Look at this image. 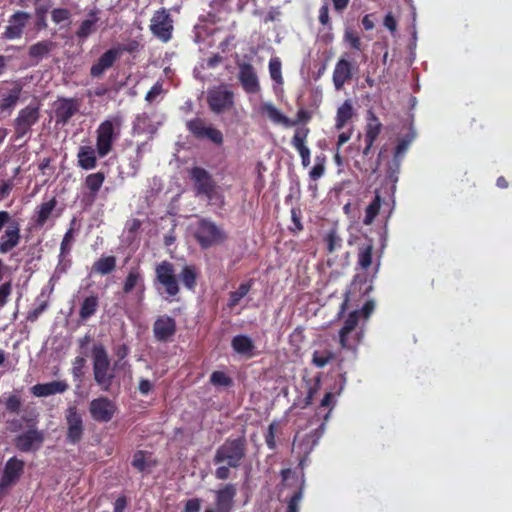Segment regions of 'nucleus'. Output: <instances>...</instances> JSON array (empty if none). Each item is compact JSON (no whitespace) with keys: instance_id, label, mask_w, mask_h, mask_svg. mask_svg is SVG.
<instances>
[{"instance_id":"393cba45","label":"nucleus","mask_w":512,"mask_h":512,"mask_svg":"<svg viewBox=\"0 0 512 512\" xmlns=\"http://www.w3.org/2000/svg\"><path fill=\"white\" fill-rule=\"evenodd\" d=\"M261 112L266 114L274 123L282 124L286 127L296 126V122H292L289 118L284 116L272 103H263Z\"/></svg>"},{"instance_id":"4468645a","label":"nucleus","mask_w":512,"mask_h":512,"mask_svg":"<svg viewBox=\"0 0 512 512\" xmlns=\"http://www.w3.org/2000/svg\"><path fill=\"white\" fill-rule=\"evenodd\" d=\"M56 124L66 125L69 120L79 111L77 100L70 98L58 99L54 103Z\"/></svg>"},{"instance_id":"5fc2aeb1","label":"nucleus","mask_w":512,"mask_h":512,"mask_svg":"<svg viewBox=\"0 0 512 512\" xmlns=\"http://www.w3.org/2000/svg\"><path fill=\"white\" fill-rule=\"evenodd\" d=\"M139 278H140V275L138 272H136L134 270L130 271L125 280V283H124V287H123L124 292L125 293L131 292L132 289L136 286Z\"/></svg>"},{"instance_id":"9b49d317","label":"nucleus","mask_w":512,"mask_h":512,"mask_svg":"<svg viewBox=\"0 0 512 512\" xmlns=\"http://www.w3.org/2000/svg\"><path fill=\"white\" fill-rule=\"evenodd\" d=\"M115 405L106 397L93 399L89 405V412L92 418L98 422H108L115 413Z\"/></svg>"},{"instance_id":"e2e57ef3","label":"nucleus","mask_w":512,"mask_h":512,"mask_svg":"<svg viewBox=\"0 0 512 512\" xmlns=\"http://www.w3.org/2000/svg\"><path fill=\"white\" fill-rule=\"evenodd\" d=\"M383 25L391 32L394 33L397 30V21L391 12L386 14L384 17Z\"/></svg>"},{"instance_id":"4c0bfd02","label":"nucleus","mask_w":512,"mask_h":512,"mask_svg":"<svg viewBox=\"0 0 512 512\" xmlns=\"http://www.w3.org/2000/svg\"><path fill=\"white\" fill-rule=\"evenodd\" d=\"M98 307V298L96 296H89L84 299L80 311L79 316L82 320H86L91 317L97 310Z\"/></svg>"},{"instance_id":"5701e85b","label":"nucleus","mask_w":512,"mask_h":512,"mask_svg":"<svg viewBox=\"0 0 512 512\" xmlns=\"http://www.w3.org/2000/svg\"><path fill=\"white\" fill-rule=\"evenodd\" d=\"M309 129L308 128H297L292 139V145L298 150L301 158L302 164L304 167H307L310 164V150L305 145L306 138L308 136Z\"/></svg>"},{"instance_id":"ea45409f","label":"nucleus","mask_w":512,"mask_h":512,"mask_svg":"<svg viewBox=\"0 0 512 512\" xmlns=\"http://www.w3.org/2000/svg\"><path fill=\"white\" fill-rule=\"evenodd\" d=\"M179 278L187 289L192 290L196 285V269L193 266H184Z\"/></svg>"},{"instance_id":"864d4df0","label":"nucleus","mask_w":512,"mask_h":512,"mask_svg":"<svg viewBox=\"0 0 512 512\" xmlns=\"http://www.w3.org/2000/svg\"><path fill=\"white\" fill-rule=\"evenodd\" d=\"M21 405V399L17 395H10L5 402L6 409L16 414L19 413Z\"/></svg>"},{"instance_id":"a19ab883","label":"nucleus","mask_w":512,"mask_h":512,"mask_svg":"<svg viewBox=\"0 0 512 512\" xmlns=\"http://www.w3.org/2000/svg\"><path fill=\"white\" fill-rule=\"evenodd\" d=\"M56 204V199L52 198L51 200L44 202L39 206L38 218L36 221L39 226H43L45 224V222L50 217L52 211L56 207Z\"/></svg>"},{"instance_id":"39448f33","label":"nucleus","mask_w":512,"mask_h":512,"mask_svg":"<svg viewBox=\"0 0 512 512\" xmlns=\"http://www.w3.org/2000/svg\"><path fill=\"white\" fill-rule=\"evenodd\" d=\"M156 283L161 285L169 296L179 293V285L175 274L174 265L168 261H162L155 268Z\"/></svg>"},{"instance_id":"7ed1b4c3","label":"nucleus","mask_w":512,"mask_h":512,"mask_svg":"<svg viewBox=\"0 0 512 512\" xmlns=\"http://www.w3.org/2000/svg\"><path fill=\"white\" fill-rule=\"evenodd\" d=\"M195 237L204 249L222 243L226 239L224 230L209 219H201L197 224Z\"/></svg>"},{"instance_id":"20e7f679","label":"nucleus","mask_w":512,"mask_h":512,"mask_svg":"<svg viewBox=\"0 0 512 512\" xmlns=\"http://www.w3.org/2000/svg\"><path fill=\"white\" fill-rule=\"evenodd\" d=\"M190 177L194 181L196 195L205 196L209 201L213 200L216 193V183L211 174L201 167H193Z\"/></svg>"},{"instance_id":"13d9d810","label":"nucleus","mask_w":512,"mask_h":512,"mask_svg":"<svg viewBox=\"0 0 512 512\" xmlns=\"http://www.w3.org/2000/svg\"><path fill=\"white\" fill-rule=\"evenodd\" d=\"M12 292L11 282H6L0 285V307L7 303V298Z\"/></svg>"},{"instance_id":"7c9ffc66","label":"nucleus","mask_w":512,"mask_h":512,"mask_svg":"<svg viewBox=\"0 0 512 512\" xmlns=\"http://www.w3.org/2000/svg\"><path fill=\"white\" fill-rule=\"evenodd\" d=\"M335 357V353L328 348L316 349L312 354L311 362L317 368H324L333 361Z\"/></svg>"},{"instance_id":"de8ad7c7","label":"nucleus","mask_w":512,"mask_h":512,"mask_svg":"<svg viewBox=\"0 0 512 512\" xmlns=\"http://www.w3.org/2000/svg\"><path fill=\"white\" fill-rule=\"evenodd\" d=\"M307 384V396L305 398V404L310 405L316 393L320 389L321 377L317 375L313 380L306 381Z\"/></svg>"},{"instance_id":"473e14b6","label":"nucleus","mask_w":512,"mask_h":512,"mask_svg":"<svg viewBox=\"0 0 512 512\" xmlns=\"http://www.w3.org/2000/svg\"><path fill=\"white\" fill-rule=\"evenodd\" d=\"M376 303L373 299H366L360 309H354V333L360 320H368L375 310Z\"/></svg>"},{"instance_id":"412c9836","label":"nucleus","mask_w":512,"mask_h":512,"mask_svg":"<svg viewBox=\"0 0 512 512\" xmlns=\"http://www.w3.org/2000/svg\"><path fill=\"white\" fill-rule=\"evenodd\" d=\"M69 385L66 381H52L48 383L36 384L31 391L36 397H47L54 394H61L68 390Z\"/></svg>"},{"instance_id":"052dcab7","label":"nucleus","mask_w":512,"mask_h":512,"mask_svg":"<svg viewBox=\"0 0 512 512\" xmlns=\"http://www.w3.org/2000/svg\"><path fill=\"white\" fill-rule=\"evenodd\" d=\"M73 242V229H69L61 242V254H66L69 252V246Z\"/></svg>"},{"instance_id":"cd10ccee","label":"nucleus","mask_w":512,"mask_h":512,"mask_svg":"<svg viewBox=\"0 0 512 512\" xmlns=\"http://www.w3.org/2000/svg\"><path fill=\"white\" fill-rule=\"evenodd\" d=\"M410 142H411V140H409V139H401L398 142V144L395 148V151H394L392 164L389 167V169L391 170L389 178L392 179L394 177V174L398 173L401 160H402L404 154L406 153V151L410 145Z\"/></svg>"},{"instance_id":"6e6552de","label":"nucleus","mask_w":512,"mask_h":512,"mask_svg":"<svg viewBox=\"0 0 512 512\" xmlns=\"http://www.w3.org/2000/svg\"><path fill=\"white\" fill-rule=\"evenodd\" d=\"M207 101L210 109L220 114L233 107L234 94L224 86L216 87L208 92Z\"/></svg>"},{"instance_id":"f257e3e1","label":"nucleus","mask_w":512,"mask_h":512,"mask_svg":"<svg viewBox=\"0 0 512 512\" xmlns=\"http://www.w3.org/2000/svg\"><path fill=\"white\" fill-rule=\"evenodd\" d=\"M247 440L244 436L227 438L214 454L213 462L220 465L215 471V477L226 480L230 476V468H239L246 457Z\"/></svg>"},{"instance_id":"2f4dec72","label":"nucleus","mask_w":512,"mask_h":512,"mask_svg":"<svg viewBox=\"0 0 512 512\" xmlns=\"http://www.w3.org/2000/svg\"><path fill=\"white\" fill-rule=\"evenodd\" d=\"M116 268V258L114 256H106L99 258L92 266V272L107 275Z\"/></svg>"},{"instance_id":"ddd939ff","label":"nucleus","mask_w":512,"mask_h":512,"mask_svg":"<svg viewBox=\"0 0 512 512\" xmlns=\"http://www.w3.org/2000/svg\"><path fill=\"white\" fill-rule=\"evenodd\" d=\"M238 79L245 90L249 94H255L260 91V84L254 67L246 62L238 64Z\"/></svg>"},{"instance_id":"9d476101","label":"nucleus","mask_w":512,"mask_h":512,"mask_svg":"<svg viewBox=\"0 0 512 512\" xmlns=\"http://www.w3.org/2000/svg\"><path fill=\"white\" fill-rule=\"evenodd\" d=\"M23 471L24 462L16 457L10 458L4 466L3 475L0 479V492H4L16 484Z\"/></svg>"},{"instance_id":"2eb2a0df","label":"nucleus","mask_w":512,"mask_h":512,"mask_svg":"<svg viewBox=\"0 0 512 512\" xmlns=\"http://www.w3.org/2000/svg\"><path fill=\"white\" fill-rule=\"evenodd\" d=\"M114 139V125L111 121H104L97 130V152L100 157L106 156L112 147Z\"/></svg>"},{"instance_id":"a211bd4d","label":"nucleus","mask_w":512,"mask_h":512,"mask_svg":"<svg viewBox=\"0 0 512 512\" xmlns=\"http://www.w3.org/2000/svg\"><path fill=\"white\" fill-rule=\"evenodd\" d=\"M121 48H112L101 55L98 61L92 65L90 74L94 78H100L106 70L111 68L116 60L120 57Z\"/></svg>"},{"instance_id":"1a4fd4ad","label":"nucleus","mask_w":512,"mask_h":512,"mask_svg":"<svg viewBox=\"0 0 512 512\" xmlns=\"http://www.w3.org/2000/svg\"><path fill=\"white\" fill-rule=\"evenodd\" d=\"M44 442V434L36 428H30L14 439L15 447L21 452H32L40 449Z\"/></svg>"},{"instance_id":"79ce46f5","label":"nucleus","mask_w":512,"mask_h":512,"mask_svg":"<svg viewBox=\"0 0 512 512\" xmlns=\"http://www.w3.org/2000/svg\"><path fill=\"white\" fill-rule=\"evenodd\" d=\"M104 180H105V175L102 172L93 173L86 177L85 185L91 191L93 196H95L96 193L101 188Z\"/></svg>"},{"instance_id":"f03ea898","label":"nucleus","mask_w":512,"mask_h":512,"mask_svg":"<svg viewBox=\"0 0 512 512\" xmlns=\"http://www.w3.org/2000/svg\"><path fill=\"white\" fill-rule=\"evenodd\" d=\"M93 355L94 379L104 391H109L114 378V373L110 369V360L107 352L102 346H96L94 347Z\"/></svg>"},{"instance_id":"bb28decb","label":"nucleus","mask_w":512,"mask_h":512,"mask_svg":"<svg viewBox=\"0 0 512 512\" xmlns=\"http://www.w3.org/2000/svg\"><path fill=\"white\" fill-rule=\"evenodd\" d=\"M77 157L82 169L90 170L96 166V153L91 146H81Z\"/></svg>"},{"instance_id":"a18cd8bd","label":"nucleus","mask_w":512,"mask_h":512,"mask_svg":"<svg viewBox=\"0 0 512 512\" xmlns=\"http://www.w3.org/2000/svg\"><path fill=\"white\" fill-rule=\"evenodd\" d=\"M251 289L250 282L242 283L236 291L230 293L228 306L230 308L235 307L239 304L242 298H244Z\"/></svg>"},{"instance_id":"e433bc0d","label":"nucleus","mask_w":512,"mask_h":512,"mask_svg":"<svg viewBox=\"0 0 512 512\" xmlns=\"http://www.w3.org/2000/svg\"><path fill=\"white\" fill-rule=\"evenodd\" d=\"M380 128H381V124L376 119H374L373 123H369L367 125V130H366L365 139H364L365 148L363 150V153L365 155L368 154V151L370 150L374 141L378 137V135L380 133Z\"/></svg>"},{"instance_id":"f8f14e48","label":"nucleus","mask_w":512,"mask_h":512,"mask_svg":"<svg viewBox=\"0 0 512 512\" xmlns=\"http://www.w3.org/2000/svg\"><path fill=\"white\" fill-rule=\"evenodd\" d=\"M66 421L68 426L67 439L69 442L75 444L82 438L83 435V420L81 414L78 412L76 406H69L66 410Z\"/></svg>"},{"instance_id":"c85d7f7f","label":"nucleus","mask_w":512,"mask_h":512,"mask_svg":"<svg viewBox=\"0 0 512 512\" xmlns=\"http://www.w3.org/2000/svg\"><path fill=\"white\" fill-rule=\"evenodd\" d=\"M350 73L351 72L349 62L343 59L340 60L337 63L333 73V82L337 90H340L343 87L346 79L350 77Z\"/></svg>"},{"instance_id":"0e129e2a","label":"nucleus","mask_w":512,"mask_h":512,"mask_svg":"<svg viewBox=\"0 0 512 512\" xmlns=\"http://www.w3.org/2000/svg\"><path fill=\"white\" fill-rule=\"evenodd\" d=\"M162 92V85L157 82L153 85V87L148 91L146 94V101L152 102L158 95H160Z\"/></svg>"},{"instance_id":"4be33fe9","label":"nucleus","mask_w":512,"mask_h":512,"mask_svg":"<svg viewBox=\"0 0 512 512\" xmlns=\"http://www.w3.org/2000/svg\"><path fill=\"white\" fill-rule=\"evenodd\" d=\"M22 92V85L19 82H14L12 88L8 89L2 94L0 100V110L8 112L9 114L16 107Z\"/></svg>"},{"instance_id":"72a5a7b5","label":"nucleus","mask_w":512,"mask_h":512,"mask_svg":"<svg viewBox=\"0 0 512 512\" xmlns=\"http://www.w3.org/2000/svg\"><path fill=\"white\" fill-rule=\"evenodd\" d=\"M372 252H373V243L370 240L369 243L363 244L358 248V266L367 270L372 264Z\"/></svg>"},{"instance_id":"c9c22d12","label":"nucleus","mask_w":512,"mask_h":512,"mask_svg":"<svg viewBox=\"0 0 512 512\" xmlns=\"http://www.w3.org/2000/svg\"><path fill=\"white\" fill-rule=\"evenodd\" d=\"M352 118V101L350 99L345 100V102L338 108L337 117H336V129L340 130L344 127L346 122Z\"/></svg>"},{"instance_id":"3c124183","label":"nucleus","mask_w":512,"mask_h":512,"mask_svg":"<svg viewBox=\"0 0 512 512\" xmlns=\"http://www.w3.org/2000/svg\"><path fill=\"white\" fill-rule=\"evenodd\" d=\"M357 286H359V291L363 292V295L368 294L372 289V282L367 280V277L365 276L362 278L359 274L354 276V290L357 289Z\"/></svg>"},{"instance_id":"0eeeda50","label":"nucleus","mask_w":512,"mask_h":512,"mask_svg":"<svg viewBox=\"0 0 512 512\" xmlns=\"http://www.w3.org/2000/svg\"><path fill=\"white\" fill-rule=\"evenodd\" d=\"M39 117V106L28 105L21 109L14 120L16 138H23L27 133H29L31 127L38 122Z\"/></svg>"},{"instance_id":"bf43d9fd","label":"nucleus","mask_w":512,"mask_h":512,"mask_svg":"<svg viewBox=\"0 0 512 512\" xmlns=\"http://www.w3.org/2000/svg\"><path fill=\"white\" fill-rule=\"evenodd\" d=\"M340 237L336 234L335 231H331L327 236L328 242V250L330 252L335 251L338 247H340Z\"/></svg>"},{"instance_id":"dca6fc26","label":"nucleus","mask_w":512,"mask_h":512,"mask_svg":"<svg viewBox=\"0 0 512 512\" xmlns=\"http://www.w3.org/2000/svg\"><path fill=\"white\" fill-rule=\"evenodd\" d=\"M176 333L175 320L167 315L159 316L153 324V334L157 341L167 342Z\"/></svg>"},{"instance_id":"b1692460","label":"nucleus","mask_w":512,"mask_h":512,"mask_svg":"<svg viewBox=\"0 0 512 512\" xmlns=\"http://www.w3.org/2000/svg\"><path fill=\"white\" fill-rule=\"evenodd\" d=\"M97 14V10H92L88 13V17L81 22L75 33L80 41H85L89 36L97 31V23L99 21Z\"/></svg>"},{"instance_id":"6ab92c4d","label":"nucleus","mask_w":512,"mask_h":512,"mask_svg":"<svg viewBox=\"0 0 512 512\" xmlns=\"http://www.w3.org/2000/svg\"><path fill=\"white\" fill-rule=\"evenodd\" d=\"M4 234L0 237V253L5 254L14 249L20 241V226L15 220L7 223Z\"/></svg>"},{"instance_id":"c756f323","label":"nucleus","mask_w":512,"mask_h":512,"mask_svg":"<svg viewBox=\"0 0 512 512\" xmlns=\"http://www.w3.org/2000/svg\"><path fill=\"white\" fill-rule=\"evenodd\" d=\"M56 44L50 40H44L33 44L29 48V56L31 58L36 59V62H39L43 57L48 55L54 48Z\"/></svg>"},{"instance_id":"4d7b16f0","label":"nucleus","mask_w":512,"mask_h":512,"mask_svg":"<svg viewBox=\"0 0 512 512\" xmlns=\"http://www.w3.org/2000/svg\"><path fill=\"white\" fill-rule=\"evenodd\" d=\"M86 360L83 357H76L73 362L72 374L75 378L80 379L83 375V367Z\"/></svg>"},{"instance_id":"09e8293b","label":"nucleus","mask_w":512,"mask_h":512,"mask_svg":"<svg viewBox=\"0 0 512 512\" xmlns=\"http://www.w3.org/2000/svg\"><path fill=\"white\" fill-rule=\"evenodd\" d=\"M210 382L215 386L227 387L232 384V380L222 371H214L211 374Z\"/></svg>"},{"instance_id":"680f3d73","label":"nucleus","mask_w":512,"mask_h":512,"mask_svg":"<svg viewBox=\"0 0 512 512\" xmlns=\"http://www.w3.org/2000/svg\"><path fill=\"white\" fill-rule=\"evenodd\" d=\"M201 509V500L198 498L189 499L185 503L183 512H200Z\"/></svg>"},{"instance_id":"58836bf2","label":"nucleus","mask_w":512,"mask_h":512,"mask_svg":"<svg viewBox=\"0 0 512 512\" xmlns=\"http://www.w3.org/2000/svg\"><path fill=\"white\" fill-rule=\"evenodd\" d=\"M381 207V198L380 195L377 193L372 200V202L366 207L365 209V217L363 219V223L365 225H370L375 217L378 215Z\"/></svg>"},{"instance_id":"aec40b11","label":"nucleus","mask_w":512,"mask_h":512,"mask_svg":"<svg viewBox=\"0 0 512 512\" xmlns=\"http://www.w3.org/2000/svg\"><path fill=\"white\" fill-rule=\"evenodd\" d=\"M236 493V487L233 484H226L223 488L216 491V511L231 512Z\"/></svg>"},{"instance_id":"a878e982","label":"nucleus","mask_w":512,"mask_h":512,"mask_svg":"<svg viewBox=\"0 0 512 512\" xmlns=\"http://www.w3.org/2000/svg\"><path fill=\"white\" fill-rule=\"evenodd\" d=\"M233 350L241 355L252 356L255 349L253 340L247 335H236L231 341Z\"/></svg>"},{"instance_id":"49530a36","label":"nucleus","mask_w":512,"mask_h":512,"mask_svg":"<svg viewBox=\"0 0 512 512\" xmlns=\"http://www.w3.org/2000/svg\"><path fill=\"white\" fill-rule=\"evenodd\" d=\"M187 129L198 139H203L205 129L207 127L205 121L201 118H195L187 121Z\"/></svg>"},{"instance_id":"f704fd0d","label":"nucleus","mask_w":512,"mask_h":512,"mask_svg":"<svg viewBox=\"0 0 512 512\" xmlns=\"http://www.w3.org/2000/svg\"><path fill=\"white\" fill-rule=\"evenodd\" d=\"M132 466L139 472H149L154 463L150 455L147 456L145 452L137 451L133 456Z\"/></svg>"},{"instance_id":"423d86ee","label":"nucleus","mask_w":512,"mask_h":512,"mask_svg":"<svg viewBox=\"0 0 512 512\" xmlns=\"http://www.w3.org/2000/svg\"><path fill=\"white\" fill-rule=\"evenodd\" d=\"M152 34L162 42H168L172 37L173 19L168 10L161 9L156 11L150 23Z\"/></svg>"},{"instance_id":"69168bd1","label":"nucleus","mask_w":512,"mask_h":512,"mask_svg":"<svg viewBox=\"0 0 512 512\" xmlns=\"http://www.w3.org/2000/svg\"><path fill=\"white\" fill-rule=\"evenodd\" d=\"M319 21L322 25H327L329 23V7L328 3L322 5L319 10Z\"/></svg>"},{"instance_id":"338daca9","label":"nucleus","mask_w":512,"mask_h":512,"mask_svg":"<svg viewBox=\"0 0 512 512\" xmlns=\"http://www.w3.org/2000/svg\"><path fill=\"white\" fill-rule=\"evenodd\" d=\"M153 388V384L148 379H140L138 390L141 394L147 395Z\"/></svg>"},{"instance_id":"774afa93","label":"nucleus","mask_w":512,"mask_h":512,"mask_svg":"<svg viewBox=\"0 0 512 512\" xmlns=\"http://www.w3.org/2000/svg\"><path fill=\"white\" fill-rule=\"evenodd\" d=\"M324 174V166L322 164H316L310 171V177L313 180L319 179Z\"/></svg>"},{"instance_id":"37998d69","label":"nucleus","mask_w":512,"mask_h":512,"mask_svg":"<svg viewBox=\"0 0 512 512\" xmlns=\"http://www.w3.org/2000/svg\"><path fill=\"white\" fill-rule=\"evenodd\" d=\"M352 333V312L348 313L345 324L339 331V342L342 348H349V336Z\"/></svg>"},{"instance_id":"f3484780","label":"nucleus","mask_w":512,"mask_h":512,"mask_svg":"<svg viewBox=\"0 0 512 512\" xmlns=\"http://www.w3.org/2000/svg\"><path fill=\"white\" fill-rule=\"evenodd\" d=\"M30 18L31 15L24 11H17L14 13L9 19V24L5 29L4 37L9 40L20 38Z\"/></svg>"},{"instance_id":"c03bdc74","label":"nucleus","mask_w":512,"mask_h":512,"mask_svg":"<svg viewBox=\"0 0 512 512\" xmlns=\"http://www.w3.org/2000/svg\"><path fill=\"white\" fill-rule=\"evenodd\" d=\"M304 486L305 480L303 479L299 489L296 492H294V494L289 499L286 512H299L300 503L304 495Z\"/></svg>"},{"instance_id":"6e6d98bb","label":"nucleus","mask_w":512,"mask_h":512,"mask_svg":"<svg viewBox=\"0 0 512 512\" xmlns=\"http://www.w3.org/2000/svg\"><path fill=\"white\" fill-rule=\"evenodd\" d=\"M52 20L59 24L65 20H68L70 17V12L67 9L64 8H57L54 9L51 13Z\"/></svg>"},{"instance_id":"603ef678","label":"nucleus","mask_w":512,"mask_h":512,"mask_svg":"<svg viewBox=\"0 0 512 512\" xmlns=\"http://www.w3.org/2000/svg\"><path fill=\"white\" fill-rule=\"evenodd\" d=\"M269 72L271 78L276 81L277 83L282 82V75H281V62L277 59H271L269 62Z\"/></svg>"},{"instance_id":"8fccbe9b","label":"nucleus","mask_w":512,"mask_h":512,"mask_svg":"<svg viewBox=\"0 0 512 512\" xmlns=\"http://www.w3.org/2000/svg\"><path fill=\"white\" fill-rule=\"evenodd\" d=\"M203 139H209L211 142L220 145L223 142V134L220 130L213 126H207L203 135Z\"/></svg>"}]
</instances>
